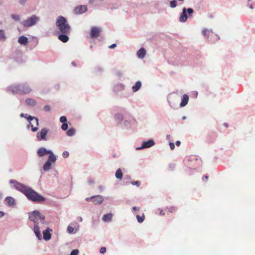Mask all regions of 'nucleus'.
Wrapping results in <instances>:
<instances>
[{"instance_id": "obj_1", "label": "nucleus", "mask_w": 255, "mask_h": 255, "mask_svg": "<svg viewBox=\"0 0 255 255\" xmlns=\"http://www.w3.org/2000/svg\"><path fill=\"white\" fill-rule=\"evenodd\" d=\"M56 25L62 33H69L70 32V26L67 23L66 18L62 16H59L56 20Z\"/></svg>"}, {"instance_id": "obj_2", "label": "nucleus", "mask_w": 255, "mask_h": 255, "mask_svg": "<svg viewBox=\"0 0 255 255\" xmlns=\"http://www.w3.org/2000/svg\"><path fill=\"white\" fill-rule=\"evenodd\" d=\"M24 194L29 200L33 202H39L45 201L44 197L40 195L33 189L28 187L26 190L24 191Z\"/></svg>"}, {"instance_id": "obj_3", "label": "nucleus", "mask_w": 255, "mask_h": 255, "mask_svg": "<svg viewBox=\"0 0 255 255\" xmlns=\"http://www.w3.org/2000/svg\"><path fill=\"white\" fill-rule=\"evenodd\" d=\"M29 219L30 221L34 222L35 224H38L39 220L43 224H47L44 220L45 217L42 215L40 213L37 211H34L30 213L29 214Z\"/></svg>"}, {"instance_id": "obj_4", "label": "nucleus", "mask_w": 255, "mask_h": 255, "mask_svg": "<svg viewBox=\"0 0 255 255\" xmlns=\"http://www.w3.org/2000/svg\"><path fill=\"white\" fill-rule=\"evenodd\" d=\"M10 89L13 93L23 94H28L31 91L30 87L26 84L14 86L11 87Z\"/></svg>"}, {"instance_id": "obj_5", "label": "nucleus", "mask_w": 255, "mask_h": 255, "mask_svg": "<svg viewBox=\"0 0 255 255\" xmlns=\"http://www.w3.org/2000/svg\"><path fill=\"white\" fill-rule=\"evenodd\" d=\"M39 20V17L35 15H32L26 20L22 22V24L24 27H31L35 25Z\"/></svg>"}, {"instance_id": "obj_6", "label": "nucleus", "mask_w": 255, "mask_h": 255, "mask_svg": "<svg viewBox=\"0 0 255 255\" xmlns=\"http://www.w3.org/2000/svg\"><path fill=\"white\" fill-rule=\"evenodd\" d=\"M193 11V9L191 8H188L187 9L186 8H183L182 12L181 13L179 18L180 21L181 22H185L188 18L187 12L189 14V16H190L192 14Z\"/></svg>"}, {"instance_id": "obj_7", "label": "nucleus", "mask_w": 255, "mask_h": 255, "mask_svg": "<svg viewBox=\"0 0 255 255\" xmlns=\"http://www.w3.org/2000/svg\"><path fill=\"white\" fill-rule=\"evenodd\" d=\"M49 132V129L46 128H42L36 134V138L38 141L46 140V135Z\"/></svg>"}, {"instance_id": "obj_8", "label": "nucleus", "mask_w": 255, "mask_h": 255, "mask_svg": "<svg viewBox=\"0 0 255 255\" xmlns=\"http://www.w3.org/2000/svg\"><path fill=\"white\" fill-rule=\"evenodd\" d=\"M9 183L11 184H13V186L14 187V188L17 190L20 191L23 194L24 193V191L26 190V189L27 188V187L25 186L22 184H21L12 179L9 181Z\"/></svg>"}, {"instance_id": "obj_9", "label": "nucleus", "mask_w": 255, "mask_h": 255, "mask_svg": "<svg viewBox=\"0 0 255 255\" xmlns=\"http://www.w3.org/2000/svg\"><path fill=\"white\" fill-rule=\"evenodd\" d=\"M86 200L87 201L91 200L95 204H101L104 200L103 197L101 195L94 196L91 198H87Z\"/></svg>"}, {"instance_id": "obj_10", "label": "nucleus", "mask_w": 255, "mask_h": 255, "mask_svg": "<svg viewBox=\"0 0 255 255\" xmlns=\"http://www.w3.org/2000/svg\"><path fill=\"white\" fill-rule=\"evenodd\" d=\"M100 32L101 29L100 28L96 26L92 27L90 32L91 37L94 38L99 37Z\"/></svg>"}, {"instance_id": "obj_11", "label": "nucleus", "mask_w": 255, "mask_h": 255, "mask_svg": "<svg viewBox=\"0 0 255 255\" xmlns=\"http://www.w3.org/2000/svg\"><path fill=\"white\" fill-rule=\"evenodd\" d=\"M154 144L155 143L153 139H149L147 141H144L142 143L141 146L137 147L136 149L139 150L145 148H148L154 145Z\"/></svg>"}, {"instance_id": "obj_12", "label": "nucleus", "mask_w": 255, "mask_h": 255, "mask_svg": "<svg viewBox=\"0 0 255 255\" xmlns=\"http://www.w3.org/2000/svg\"><path fill=\"white\" fill-rule=\"evenodd\" d=\"M87 10V6L85 5H80L77 6L74 10L76 14H80Z\"/></svg>"}, {"instance_id": "obj_13", "label": "nucleus", "mask_w": 255, "mask_h": 255, "mask_svg": "<svg viewBox=\"0 0 255 255\" xmlns=\"http://www.w3.org/2000/svg\"><path fill=\"white\" fill-rule=\"evenodd\" d=\"M20 117L26 118L29 122H30L31 121H35L36 126H38L39 125L38 119L36 117H32L31 116H28L27 114L25 115L24 114H21Z\"/></svg>"}, {"instance_id": "obj_14", "label": "nucleus", "mask_w": 255, "mask_h": 255, "mask_svg": "<svg viewBox=\"0 0 255 255\" xmlns=\"http://www.w3.org/2000/svg\"><path fill=\"white\" fill-rule=\"evenodd\" d=\"M51 152V150H48L44 147H41L38 150L37 154L39 157H42Z\"/></svg>"}, {"instance_id": "obj_15", "label": "nucleus", "mask_w": 255, "mask_h": 255, "mask_svg": "<svg viewBox=\"0 0 255 255\" xmlns=\"http://www.w3.org/2000/svg\"><path fill=\"white\" fill-rule=\"evenodd\" d=\"M50 231H51V230L47 228L43 232V239L46 241L49 240L51 239V234L50 233Z\"/></svg>"}, {"instance_id": "obj_16", "label": "nucleus", "mask_w": 255, "mask_h": 255, "mask_svg": "<svg viewBox=\"0 0 255 255\" xmlns=\"http://www.w3.org/2000/svg\"><path fill=\"white\" fill-rule=\"evenodd\" d=\"M68 33H62L58 36V39L64 43L67 42L69 40V37L67 35Z\"/></svg>"}, {"instance_id": "obj_17", "label": "nucleus", "mask_w": 255, "mask_h": 255, "mask_svg": "<svg viewBox=\"0 0 255 255\" xmlns=\"http://www.w3.org/2000/svg\"><path fill=\"white\" fill-rule=\"evenodd\" d=\"M33 230H34V233H35L36 236L37 237V238L39 240H41V234H40L39 227L38 226V224H35L34 225V228H33Z\"/></svg>"}, {"instance_id": "obj_18", "label": "nucleus", "mask_w": 255, "mask_h": 255, "mask_svg": "<svg viewBox=\"0 0 255 255\" xmlns=\"http://www.w3.org/2000/svg\"><path fill=\"white\" fill-rule=\"evenodd\" d=\"M188 100H189V97H188V95H186V94L184 95L183 96L182 101L180 103V106L182 107H184L185 106H186L187 105V104L188 103Z\"/></svg>"}, {"instance_id": "obj_19", "label": "nucleus", "mask_w": 255, "mask_h": 255, "mask_svg": "<svg viewBox=\"0 0 255 255\" xmlns=\"http://www.w3.org/2000/svg\"><path fill=\"white\" fill-rule=\"evenodd\" d=\"M18 42L23 45H26L28 43V38L24 36H21L19 37Z\"/></svg>"}, {"instance_id": "obj_20", "label": "nucleus", "mask_w": 255, "mask_h": 255, "mask_svg": "<svg viewBox=\"0 0 255 255\" xmlns=\"http://www.w3.org/2000/svg\"><path fill=\"white\" fill-rule=\"evenodd\" d=\"M145 54L146 51L143 48H141L137 52V56L140 58H143Z\"/></svg>"}, {"instance_id": "obj_21", "label": "nucleus", "mask_w": 255, "mask_h": 255, "mask_svg": "<svg viewBox=\"0 0 255 255\" xmlns=\"http://www.w3.org/2000/svg\"><path fill=\"white\" fill-rule=\"evenodd\" d=\"M141 87V83L140 81L136 82L135 84L132 86V90L133 92H137Z\"/></svg>"}, {"instance_id": "obj_22", "label": "nucleus", "mask_w": 255, "mask_h": 255, "mask_svg": "<svg viewBox=\"0 0 255 255\" xmlns=\"http://www.w3.org/2000/svg\"><path fill=\"white\" fill-rule=\"evenodd\" d=\"M48 154H49V155L47 161H49V162H51V163H55V162L56 160V157L55 155H54V154L53 153V152L52 151L51 153H49Z\"/></svg>"}, {"instance_id": "obj_23", "label": "nucleus", "mask_w": 255, "mask_h": 255, "mask_svg": "<svg viewBox=\"0 0 255 255\" xmlns=\"http://www.w3.org/2000/svg\"><path fill=\"white\" fill-rule=\"evenodd\" d=\"M5 202L9 206H13L15 204L14 199L11 197H7L5 198Z\"/></svg>"}, {"instance_id": "obj_24", "label": "nucleus", "mask_w": 255, "mask_h": 255, "mask_svg": "<svg viewBox=\"0 0 255 255\" xmlns=\"http://www.w3.org/2000/svg\"><path fill=\"white\" fill-rule=\"evenodd\" d=\"M30 125L28 126V127L30 126L31 127V130L33 132L36 131L38 130V126H36L35 125V121H31L29 122Z\"/></svg>"}, {"instance_id": "obj_25", "label": "nucleus", "mask_w": 255, "mask_h": 255, "mask_svg": "<svg viewBox=\"0 0 255 255\" xmlns=\"http://www.w3.org/2000/svg\"><path fill=\"white\" fill-rule=\"evenodd\" d=\"M113 217V215L111 213H109L105 215L103 217V220L104 222H109L111 221Z\"/></svg>"}, {"instance_id": "obj_26", "label": "nucleus", "mask_w": 255, "mask_h": 255, "mask_svg": "<svg viewBox=\"0 0 255 255\" xmlns=\"http://www.w3.org/2000/svg\"><path fill=\"white\" fill-rule=\"evenodd\" d=\"M25 102L26 104L29 106H34L36 105V101L34 99L31 98L27 99Z\"/></svg>"}, {"instance_id": "obj_27", "label": "nucleus", "mask_w": 255, "mask_h": 255, "mask_svg": "<svg viewBox=\"0 0 255 255\" xmlns=\"http://www.w3.org/2000/svg\"><path fill=\"white\" fill-rule=\"evenodd\" d=\"M124 118L123 115L121 114H117L115 116V120L118 123H121Z\"/></svg>"}, {"instance_id": "obj_28", "label": "nucleus", "mask_w": 255, "mask_h": 255, "mask_svg": "<svg viewBox=\"0 0 255 255\" xmlns=\"http://www.w3.org/2000/svg\"><path fill=\"white\" fill-rule=\"evenodd\" d=\"M51 165L52 163L47 161L43 165V170L45 171L49 170L51 168Z\"/></svg>"}, {"instance_id": "obj_29", "label": "nucleus", "mask_w": 255, "mask_h": 255, "mask_svg": "<svg viewBox=\"0 0 255 255\" xmlns=\"http://www.w3.org/2000/svg\"><path fill=\"white\" fill-rule=\"evenodd\" d=\"M116 177L118 179H121L123 177V173L120 168H119L115 174Z\"/></svg>"}, {"instance_id": "obj_30", "label": "nucleus", "mask_w": 255, "mask_h": 255, "mask_svg": "<svg viewBox=\"0 0 255 255\" xmlns=\"http://www.w3.org/2000/svg\"><path fill=\"white\" fill-rule=\"evenodd\" d=\"M6 37L5 36L4 32L3 30H0V41H4Z\"/></svg>"}, {"instance_id": "obj_31", "label": "nucleus", "mask_w": 255, "mask_h": 255, "mask_svg": "<svg viewBox=\"0 0 255 255\" xmlns=\"http://www.w3.org/2000/svg\"><path fill=\"white\" fill-rule=\"evenodd\" d=\"M75 133V130L74 128H70L66 132L67 135L68 136H72Z\"/></svg>"}, {"instance_id": "obj_32", "label": "nucleus", "mask_w": 255, "mask_h": 255, "mask_svg": "<svg viewBox=\"0 0 255 255\" xmlns=\"http://www.w3.org/2000/svg\"><path fill=\"white\" fill-rule=\"evenodd\" d=\"M136 219L137 220V221L139 223H142L144 220V215H143L142 216H140L139 215H137Z\"/></svg>"}, {"instance_id": "obj_33", "label": "nucleus", "mask_w": 255, "mask_h": 255, "mask_svg": "<svg viewBox=\"0 0 255 255\" xmlns=\"http://www.w3.org/2000/svg\"><path fill=\"white\" fill-rule=\"evenodd\" d=\"M11 17L15 21H19L20 20L19 16L17 14H11Z\"/></svg>"}, {"instance_id": "obj_34", "label": "nucleus", "mask_w": 255, "mask_h": 255, "mask_svg": "<svg viewBox=\"0 0 255 255\" xmlns=\"http://www.w3.org/2000/svg\"><path fill=\"white\" fill-rule=\"evenodd\" d=\"M170 6L172 8H174L177 5V2L175 0H173L170 2Z\"/></svg>"}, {"instance_id": "obj_35", "label": "nucleus", "mask_w": 255, "mask_h": 255, "mask_svg": "<svg viewBox=\"0 0 255 255\" xmlns=\"http://www.w3.org/2000/svg\"><path fill=\"white\" fill-rule=\"evenodd\" d=\"M60 121L63 124L66 123L67 122V118L65 116H62L60 118Z\"/></svg>"}, {"instance_id": "obj_36", "label": "nucleus", "mask_w": 255, "mask_h": 255, "mask_svg": "<svg viewBox=\"0 0 255 255\" xmlns=\"http://www.w3.org/2000/svg\"><path fill=\"white\" fill-rule=\"evenodd\" d=\"M68 124L67 123H64L62 125V126H61V128L63 130H66L68 129Z\"/></svg>"}, {"instance_id": "obj_37", "label": "nucleus", "mask_w": 255, "mask_h": 255, "mask_svg": "<svg viewBox=\"0 0 255 255\" xmlns=\"http://www.w3.org/2000/svg\"><path fill=\"white\" fill-rule=\"evenodd\" d=\"M78 254H79V251L78 250L76 249V250H73L71 252L70 255H78Z\"/></svg>"}, {"instance_id": "obj_38", "label": "nucleus", "mask_w": 255, "mask_h": 255, "mask_svg": "<svg viewBox=\"0 0 255 255\" xmlns=\"http://www.w3.org/2000/svg\"><path fill=\"white\" fill-rule=\"evenodd\" d=\"M62 155L64 158H67L69 156V153L68 151H64L62 153Z\"/></svg>"}, {"instance_id": "obj_39", "label": "nucleus", "mask_w": 255, "mask_h": 255, "mask_svg": "<svg viewBox=\"0 0 255 255\" xmlns=\"http://www.w3.org/2000/svg\"><path fill=\"white\" fill-rule=\"evenodd\" d=\"M43 109L46 112H49L51 110L50 107L48 105L45 106Z\"/></svg>"}, {"instance_id": "obj_40", "label": "nucleus", "mask_w": 255, "mask_h": 255, "mask_svg": "<svg viewBox=\"0 0 255 255\" xmlns=\"http://www.w3.org/2000/svg\"><path fill=\"white\" fill-rule=\"evenodd\" d=\"M74 231V229L73 227L71 226H68L67 228V231L69 233H72Z\"/></svg>"}, {"instance_id": "obj_41", "label": "nucleus", "mask_w": 255, "mask_h": 255, "mask_svg": "<svg viewBox=\"0 0 255 255\" xmlns=\"http://www.w3.org/2000/svg\"><path fill=\"white\" fill-rule=\"evenodd\" d=\"M131 184L133 185H136L137 186V187H139L140 186V182L138 181H133L131 182Z\"/></svg>"}, {"instance_id": "obj_42", "label": "nucleus", "mask_w": 255, "mask_h": 255, "mask_svg": "<svg viewBox=\"0 0 255 255\" xmlns=\"http://www.w3.org/2000/svg\"><path fill=\"white\" fill-rule=\"evenodd\" d=\"M106 248L105 247H102L101 249H100V252L103 254H104L105 253H106Z\"/></svg>"}, {"instance_id": "obj_43", "label": "nucleus", "mask_w": 255, "mask_h": 255, "mask_svg": "<svg viewBox=\"0 0 255 255\" xmlns=\"http://www.w3.org/2000/svg\"><path fill=\"white\" fill-rule=\"evenodd\" d=\"M176 210L175 207H172L168 209V211L170 213H172L174 211Z\"/></svg>"}, {"instance_id": "obj_44", "label": "nucleus", "mask_w": 255, "mask_h": 255, "mask_svg": "<svg viewBox=\"0 0 255 255\" xmlns=\"http://www.w3.org/2000/svg\"><path fill=\"white\" fill-rule=\"evenodd\" d=\"M169 146L171 148V149L173 150L175 148L174 144L173 142H170Z\"/></svg>"}, {"instance_id": "obj_45", "label": "nucleus", "mask_w": 255, "mask_h": 255, "mask_svg": "<svg viewBox=\"0 0 255 255\" xmlns=\"http://www.w3.org/2000/svg\"><path fill=\"white\" fill-rule=\"evenodd\" d=\"M117 46L116 44H113L109 46V48L110 49L114 48Z\"/></svg>"}, {"instance_id": "obj_46", "label": "nucleus", "mask_w": 255, "mask_h": 255, "mask_svg": "<svg viewBox=\"0 0 255 255\" xmlns=\"http://www.w3.org/2000/svg\"><path fill=\"white\" fill-rule=\"evenodd\" d=\"M207 32V30H206V29L203 30V31H202L203 34L205 36L206 35Z\"/></svg>"}, {"instance_id": "obj_47", "label": "nucleus", "mask_w": 255, "mask_h": 255, "mask_svg": "<svg viewBox=\"0 0 255 255\" xmlns=\"http://www.w3.org/2000/svg\"><path fill=\"white\" fill-rule=\"evenodd\" d=\"M160 210V212H159V214L160 215H164V213L163 212V210Z\"/></svg>"}, {"instance_id": "obj_48", "label": "nucleus", "mask_w": 255, "mask_h": 255, "mask_svg": "<svg viewBox=\"0 0 255 255\" xmlns=\"http://www.w3.org/2000/svg\"><path fill=\"white\" fill-rule=\"evenodd\" d=\"M180 144V141L178 140L176 141V145L179 146Z\"/></svg>"}, {"instance_id": "obj_49", "label": "nucleus", "mask_w": 255, "mask_h": 255, "mask_svg": "<svg viewBox=\"0 0 255 255\" xmlns=\"http://www.w3.org/2000/svg\"><path fill=\"white\" fill-rule=\"evenodd\" d=\"M4 216V213L3 212L0 211V217H2Z\"/></svg>"}, {"instance_id": "obj_50", "label": "nucleus", "mask_w": 255, "mask_h": 255, "mask_svg": "<svg viewBox=\"0 0 255 255\" xmlns=\"http://www.w3.org/2000/svg\"><path fill=\"white\" fill-rule=\"evenodd\" d=\"M27 0H21L20 2L21 4L24 3Z\"/></svg>"}, {"instance_id": "obj_51", "label": "nucleus", "mask_w": 255, "mask_h": 255, "mask_svg": "<svg viewBox=\"0 0 255 255\" xmlns=\"http://www.w3.org/2000/svg\"><path fill=\"white\" fill-rule=\"evenodd\" d=\"M94 2V0H89V2L92 3Z\"/></svg>"}, {"instance_id": "obj_52", "label": "nucleus", "mask_w": 255, "mask_h": 255, "mask_svg": "<svg viewBox=\"0 0 255 255\" xmlns=\"http://www.w3.org/2000/svg\"><path fill=\"white\" fill-rule=\"evenodd\" d=\"M136 209H136V207H132V210H133V211H135V210H136Z\"/></svg>"}, {"instance_id": "obj_53", "label": "nucleus", "mask_w": 255, "mask_h": 255, "mask_svg": "<svg viewBox=\"0 0 255 255\" xmlns=\"http://www.w3.org/2000/svg\"><path fill=\"white\" fill-rule=\"evenodd\" d=\"M205 177V178L206 179H208V177L207 176H205V177Z\"/></svg>"}, {"instance_id": "obj_54", "label": "nucleus", "mask_w": 255, "mask_h": 255, "mask_svg": "<svg viewBox=\"0 0 255 255\" xmlns=\"http://www.w3.org/2000/svg\"><path fill=\"white\" fill-rule=\"evenodd\" d=\"M250 7L251 9H253V5H252V4H251V5L250 6Z\"/></svg>"}, {"instance_id": "obj_55", "label": "nucleus", "mask_w": 255, "mask_h": 255, "mask_svg": "<svg viewBox=\"0 0 255 255\" xmlns=\"http://www.w3.org/2000/svg\"><path fill=\"white\" fill-rule=\"evenodd\" d=\"M225 126L226 127H227V126H228V125H227V124H225Z\"/></svg>"}, {"instance_id": "obj_56", "label": "nucleus", "mask_w": 255, "mask_h": 255, "mask_svg": "<svg viewBox=\"0 0 255 255\" xmlns=\"http://www.w3.org/2000/svg\"><path fill=\"white\" fill-rule=\"evenodd\" d=\"M72 64H73V65H75V64H74V62H72Z\"/></svg>"}]
</instances>
